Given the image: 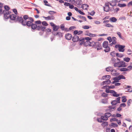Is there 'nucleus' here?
Returning a JSON list of instances; mask_svg holds the SVG:
<instances>
[{
	"label": "nucleus",
	"instance_id": "nucleus-38",
	"mask_svg": "<svg viewBox=\"0 0 132 132\" xmlns=\"http://www.w3.org/2000/svg\"><path fill=\"white\" fill-rule=\"evenodd\" d=\"M117 34L118 35L119 37L121 39H123V37H122L121 36V33L119 32H117Z\"/></svg>",
	"mask_w": 132,
	"mask_h": 132
},
{
	"label": "nucleus",
	"instance_id": "nucleus-7",
	"mask_svg": "<svg viewBox=\"0 0 132 132\" xmlns=\"http://www.w3.org/2000/svg\"><path fill=\"white\" fill-rule=\"evenodd\" d=\"M96 47H97V50H99L102 48V46L101 45V43L98 42H96Z\"/></svg>",
	"mask_w": 132,
	"mask_h": 132
},
{
	"label": "nucleus",
	"instance_id": "nucleus-57",
	"mask_svg": "<svg viewBox=\"0 0 132 132\" xmlns=\"http://www.w3.org/2000/svg\"><path fill=\"white\" fill-rule=\"evenodd\" d=\"M61 29L63 30H64V26L63 24H62L60 26Z\"/></svg>",
	"mask_w": 132,
	"mask_h": 132
},
{
	"label": "nucleus",
	"instance_id": "nucleus-21",
	"mask_svg": "<svg viewBox=\"0 0 132 132\" xmlns=\"http://www.w3.org/2000/svg\"><path fill=\"white\" fill-rule=\"evenodd\" d=\"M59 26L55 25V26L53 27V30L54 31H56L59 29Z\"/></svg>",
	"mask_w": 132,
	"mask_h": 132
},
{
	"label": "nucleus",
	"instance_id": "nucleus-19",
	"mask_svg": "<svg viewBox=\"0 0 132 132\" xmlns=\"http://www.w3.org/2000/svg\"><path fill=\"white\" fill-rule=\"evenodd\" d=\"M112 41L113 43H114V44H115L117 43V39L115 37H112Z\"/></svg>",
	"mask_w": 132,
	"mask_h": 132
},
{
	"label": "nucleus",
	"instance_id": "nucleus-55",
	"mask_svg": "<svg viewBox=\"0 0 132 132\" xmlns=\"http://www.w3.org/2000/svg\"><path fill=\"white\" fill-rule=\"evenodd\" d=\"M127 6L128 7L132 6V1L128 3Z\"/></svg>",
	"mask_w": 132,
	"mask_h": 132
},
{
	"label": "nucleus",
	"instance_id": "nucleus-12",
	"mask_svg": "<svg viewBox=\"0 0 132 132\" xmlns=\"http://www.w3.org/2000/svg\"><path fill=\"white\" fill-rule=\"evenodd\" d=\"M112 92L111 93L112 94V96L114 97H118L120 96V95L119 94H117L116 92L114 90H112Z\"/></svg>",
	"mask_w": 132,
	"mask_h": 132
},
{
	"label": "nucleus",
	"instance_id": "nucleus-63",
	"mask_svg": "<svg viewBox=\"0 0 132 132\" xmlns=\"http://www.w3.org/2000/svg\"><path fill=\"white\" fill-rule=\"evenodd\" d=\"M108 87L109 88L113 89L115 88V86L114 85H112L110 86H108Z\"/></svg>",
	"mask_w": 132,
	"mask_h": 132
},
{
	"label": "nucleus",
	"instance_id": "nucleus-62",
	"mask_svg": "<svg viewBox=\"0 0 132 132\" xmlns=\"http://www.w3.org/2000/svg\"><path fill=\"white\" fill-rule=\"evenodd\" d=\"M41 23V22L40 20H38L35 22V23L36 24H40Z\"/></svg>",
	"mask_w": 132,
	"mask_h": 132
},
{
	"label": "nucleus",
	"instance_id": "nucleus-27",
	"mask_svg": "<svg viewBox=\"0 0 132 132\" xmlns=\"http://www.w3.org/2000/svg\"><path fill=\"white\" fill-rule=\"evenodd\" d=\"M116 56L119 57H122L123 56V55L122 54L117 53L116 54Z\"/></svg>",
	"mask_w": 132,
	"mask_h": 132
},
{
	"label": "nucleus",
	"instance_id": "nucleus-60",
	"mask_svg": "<svg viewBox=\"0 0 132 132\" xmlns=\"http://www.w3.org/2000/svg\"><path fill=\"white\" fill-rule=\"evenodd\" d=\"M89 28V27L88 26L86 25H85L83 27V28L84 29H88Z\"/></svg>",
	"mask_w": 132,
	"mask_h": 132
},
{
	"label": "nucleus",
	"instance_id": "nucleus-15",
	"mask_svg": "<svg viewBox=\"0 0 132 132\" xmlns=\"http://www.w3.org/2000/svg\"><path fill=\"white\" fill-rule=\"evenodd\" d=\"M116 72L117 71L116 70L114 69H112L111 71V74L113 76H115L117 74Z\"/></svg>",
	"mask_w": 132,
	"mask_h": 132
},
{
	"label": "nucleus",
	"instance_id": "nucleus-28",
	"mask_svg": "<svg viewBox=\"0 0 132 132\" xmlns=\"http://www.w3.org/2000/svg\"><path fill=\"white\" fill-rule=\"evenodd\" d=\"M84 38H83L82 39H79V44L80 45H81L84 43Z\"/></svg>",
	"mask_w": 132,
	"mask_h": 132
},
{
	"label": "nucleus",
	"instance_id": "nucleus-30",
	"mask_svg": "<svg viewBox=\"0 0 132 132\" xmlns=\"http://www.w3.org/2000/svg\"><path fill=\"white\" fill-rule=\"evenodd\" d=\"M101 119L102 120H108V119L107 117H106V116H102L101 117Z\"/></svg>",
	"mask_w": 132,
	"mask_h": 132
},
{
	"label": "nucleus",
	"instance_id": "nucleus-10",
	"mask_svg": "<svg viewBox=\"0 0 132 132\" xmlns=\"http://www.w3.org/2000/svg\"><path fill=\"white\" fill-rule=\"evenodd\" d=\"M66 38L68 40H70L72 37L71 35L70 34H67L65 36Z\"/></svg>",
	"mask_w": 132,
	"mask_h": 132
},
{
	"label": "nucleus",
	"instance_id": "nucleus-49",
	"mask_svg": "<svg viewBox=\"0 0 132 132\" xmlns=\"http://www.w3.org/2000/svg\"><path fill=\"white\" fill-rule=\"evenodd\" d=\"M108 95V94L104 92L102 93L101 95L103 97H106Z\"/></svg>",
	"mask_w": 132,
	"mask_h": 132
},
{
	"label": "nucleus",
	"instance_id": "nucleus-39",
	"mask_svg": "<svg viewBox=\"0 0 132 132\" xmlns=\"http://www.w3.org/2000/svg\"><path fill=\"white\" fill-rule=\"evenodd\" d=\"M126 97L125 96H122V98H123L122 100V102H126L127 101V99L126 98Z\"/></svg>",
	"mask_w": 132,
	"mask_h": 132
},
{
	"label": "nucleus",
	"instance_id": "nucleus-47",
	"mask_svg": "<svg viewBox=\"0 0 132 132\" xmlns=\"http://www.w3.org/2000/svg\"><path fill=\"white\" fill-rule=\"evenodd\" d=\"M48 13L50 15H53L54 14L56 13V12L53 11H49Z\"/></svg>",
	"mask_w": 132,
	"mask_h": 132
},
{
	"label": "nucleus",
	"instance_id": "nucleus-25",
	"mask_svg": "<svg viewBox=\"0 0 132 132\" xmlns=\"http://www.w3.org/2000/svg\"><path fill=\"white\" fill-rule=\"evenodd\" d=\"M112 69L113 68L112 67H110L106 68V70L108 72L111 71Z\"/></svg>",
	"mask_w": 132,
	"mask_h": 132
},
{
	"label": "nucleus",
	"instance_id": "nucleus-52",
	"mask_svg": "<svg viewBox=\"0 0 132 132\" xmlns=\"http://www.w3.org/2000/svg\"><path fill=\"white\" fill-rule=\"evenodd\" d=\"M42 24L45 26H47L48 25V24L47 23V22L45 21H44L42 22Z\"/></svg>",
	"mask_w": 132,
	"mask_h": 132
},
{
	"label": "nucleus",
	"instance_id": "nucleus-36",
	"mask_svg": "<svg viewBox=\"0 0 132 132\" xmlns=\"http://www.w3.org/2000/svg\"><path fill=\"white\" fill-rule=\"evenodd\" d=\"M111 114L110 113H106L104 114V115L106 116L107 118H108L111 116Z\"/></svg>",
	"mask_w": 132,
	"mask_h": 132
},
{
	"label": "nucleus",
	"instance_id": "nucleus-11",
	"mask_svg": "<svg viewBox=\"0 0 132 132\" xmlns=\"http://www.w3.org/2000/svg\"><path fill=\"white\" fill-rule=\"evenodd\" d=\"M108 41H105L103 44V47L104 48H106L107 47H108Z\"/></svg>",
	"mask_w": 132,
	"mask_h": 132
},
{
	"label": "nucleus",
	"instance_id": "nucleus-32",
	"mask_svg": "<svg viewBox=\"0 0 132 132\" xmlns=\"http://www.w3.org/2000/svg\"><path fill=\"white\" fill-rule=\"evenodd\" d=\"M130 60V59L128 57H125L123 59V60L127 62H128Z\"/></svg>",
	"mask_w": 132,
	"mask_h": 132
},
{
	"label": "nucleus",
	"instance_id": "nucleus-13",
	"mask_svg": "<svg viewBox=\"0 0 132 132\" xmlns=\"http://www.w3.org/2000/svg\"><path fill=\"white\" fill-rule=\"evenodd\" d=\"M89 6L88 5L86 4H84L82 5L81 6V8L84 10H86L87 7Z\"/></svg>",
	"mask_w": 132,
	"mask_h": 132
},
{
	"label": "nucleus",
	"instance_id": "nucleus-5",
	"mask_svg": "<svg viewBox=\"0 0 132 132\" xmlns=\"http://www.w3.org/2000/svg\"><path fill=\"white\" fill-rule=\"evenodd\" d=\"M4 8L5 10L3 11V13L4 14V16H5V14H6V13H5V12H6V11H7L8 12H9V10L10 9V8L8 6L6 5L4 6Z\"/></svg>",
	"mask_w": 132,
	"mask_h": 132
},
{
	"label": "nucleus",
	"instance_id": "nucleus-64",
	"mask_svg": "<svg viewBox=\"0 0 132 132\" xmlns=\"http://www.w3.org/2000/svg\"><path fill=\"white\" fill-rule=\"evenodd\" d=\"M126 104L125 103H122L120 105V107H121L122 106H123L124 107H125L126 106Z\"/></svg>",
	"mask_w": 132,
	"mask_h": 132
},
{
	"label": "nucleus",
	"instance_id": "nucleus-18",
	"mask_svg": "<svg viewBox=\"0 0 132 132\" xmlns=\"http://www.w3.org/2000/svg\"><path fill=\"white\" fill-rule=\"evenodd\" d=\"M88 36L90 37H94L96 36H97V35L92 34L88 32L86 34Z\"/></svg>",
	"mask_w": 132,
	"mask_h": 132
},
{
	"label": "nucleus",
	"instance_id": "nucleus-24",
	"mask_svg": "<svg viewBox=\"0 0 132 132\" xmlns=\"http://www.w3.org/2000/svg\"><path fill=\"white\" fill-rule=\"evenodd\" d=\"M31 28L34 30L36 29L37 27V26L35 24H32V25L31 26Z\"/></svg>",
	"mask_w": 132,
	"mask_h": 132
},
{
	"label": "nucleus",
	"instance_id": "nucleus-3",
	"mask_svg": "<svg viewBox=\"0 0 132 132\" xmlns=\"http://www.w3.org/2000/svg\"><path fill=\"white\" fill-rule=\"evenodd\" d=\"M16 20L19 23H21L22 25H25V21H23V18L22 17L17 15Z\"/></svg>",
	"mask_w": 132,
	"mask_h": 132
},
{
	"label": "nucleus",
	"instance_id": "nucleus-51",
	"mask_svg": "<svg viewBox=\"0 0 132 132\" xmlns=\"http://www.w3.org/2000/svg\"><path fill=\"white\" fill-rule=\"evenodd\" d=\"M118 76L119 77L120 80L121 79H126L125 77L123 75H119Z\"/></svg>",
	"mask_w": 132,
	"mask_h": 132
},
{
	"label": "nucleus",
	"instance_id": "nucleus-8",
	"mask_svg": "<svg viewBox=\"0 0 132 132\" xmlns=\"http://www.w3.org/2000/svg\"><path fill=\"white\" fill-rule=\"evenodd\" d=\"M43 17L46 20H50L54 19V17L53 15L49 16L47 17L43 16Z\"/></svg>",
	"mask_w": 132,
	"mask_h": 132
},
{
	"label": "nucleus",
	"instance_id": "nucleus-14",
	"mask_svg": "<svg viewBox=\"0 0 132 132\" xmlns=\"http://www.w3.org/2000/svg\"><path fill=\"white\" fill-rule=\"evenodd\" d=\"M96 42H90V44H89V46H92L94 47V48L96 47Z\"/></svg>",
	"mask_w": 132,
	"mask_h": 132
},
{
	"label": "nucleus",
	"instance_id": "nucleus-16",
	"mask_svg": "<svg viewBox=\"0 0 132 132\" xmlns=\"http://www.w3.org/2000/svg\"><path fill=\"white\" fill-rule=\"evenodd\" d=\"M110 20L112 22H116L117 20V19L114 17H111L110 18Z\"/></svg>",
	"mask_w": 132,
	"mask_h": 132
},
{
	"label": "nucleus",
	"instance_id": "nucleus-56",
	"mask_svg": "<svg viewBox=\"0 0 132 132\" xmlns=\"http://www.w3.org/2000/svg\"><path fill=\"white\" fill-rule=\"evenodd\" d=\"M85 39L87 40V41H89V40H90L92 39V38L88 37H86L84 38V39Z\"/></svg>",
	"mask_w": 132,
	"mask_h": 132
},
{
	"label": "nucleus",
	"instance_id": "nucleus-1",
	"mask_svg": "<svg viewBox=\"0 0 132 132\" xmlns=\"http://www.w3.org/2000/svg\"><path fill=\"white\" fill-rule=\"evenodd\" d=\"M127 65L125 62L123 61H119L114 63V66L115 67H118L119 68L125 67Z\"/></svg>",
	"mask_w": 132,
	"mask_h": 132
},
{
	"label": "nucleus",
	"instance_id": "nucleus-6",
	"mask_svg": "<svg viewBox=\"0 0 132 132\" xmlns=\"http://www.w3.org/2000/svg\"><path fill=\"white\" fill-rule=\"evenodd\" d=\"M79 36L75 35L72 38V40L73 42H76L79 40Z\"/></svg>",
	"mask_w": 132,
	"mask_h": 132
},
{
	"label": "nucleus",
	"instance_id": "nucleus-33",
	"mask_svg": "<svg viewBox=\"0 0 132 132\" xmlns=\"http://www.w3.org/2000/svg\"><path fill=\"white\" fill-rule=\"evenodd\" d=\"M23 21H25V22L26 21V20L28 18V16L27 15H25L23 17Z\"/></svg>",
	"mask_w": 132,
	"mask_h": 132
},
{
	"label": "nucleus",
	"instance_id": "nucleus-44",
	"mask_svg": "<svg viewBox=\"0 0 132 132\" xmlns=\"http://www.w3.org/2000/svg\"><path fill=\"white\" fill-rule=\"evenodd\" d=\"M107 100L106 99H103L102 100V102L103 103L106 104L107 103Z\"/></svg>",
	"mask_w": 132,
	"mask_h": 132
},
{
	"label": "nucleus",
	"instance_id": "nucleus-43",
	"mask_svg": "<svg viewBox=\"0 0 132 132\" xmlns=\"http://www.w3.org/2000/svg\"><path fill=\"white\" fill-rule=\"evenodd\" d=\"M110 5L112 6H115L116 5V3L114 2H112L111 3H109Z\"/></svg>",
	"mask_w": 132,
	"mask_h": 132
},
{
	"label": "nucleus",
	"instance_id": "nucleus-35",
	"mask_svg": "<svg viewBox=\"0 0 132 132\" xmlns=\"http://www.w3.org/2000/svg\"><path fill=\"white\" fill-rule=\"evenodd\" d=\"M113 80H114L116 82H118V81L120 80L119 76L114 78H113Z\"/></svg>",
	"mask_w": 132,
	"mask_h": 132
},
{
	"label": "nucleus",
	"instance_id": "nucleus-20",
	"mask_svg": "<svg viewBox=\"0 0 132 132\" xmlns=\"http://www.w3.org/2000/svg\"><path fill=\"white\" fill-rule=\"evenodd\" d=\"M104 10L106 12H108L110 10V8L109 6H105L103 7Z\"/></svg>",
	"mask_w": 132,
	"mask_h": 132
},
{
	"label": "nucleus",
	"instance_id": "nucleus-26",
	"mask_svg": "<svg viewBox=\"0 0 132 132\" xmlns=\"http://www.w3.org/2000/svg\"><path fill=\"white\" fill-rule=\"evenodd\" d=\"M104 26L108 27L113 28V26L109 23H106L104 25Z\"/></svg>",
	"mask_w": 132,
	"mask_h": 132
},
{
	"label": "nucleus",
	"instance_id": "nucleus-61",
	"mask_svg": "<svg viewBox=\"0 0 132 132\" xmlns=\"http://www.w3.org/2000/svg\"><path fill=\"white\" fill-rule=\"evenodd\" d=\"M120 97H118L117 98V102H118V103H120Z\"/></svg>",
	"mask_w": 132,
	"mask_h": 132
},
{
	"label": "nucleus",
	"instance_id": "nucleus-2",
	"mask_svg": "<svg viewBox=\"0 0 132 132\" xmlns=\"http://www.w3.org/2000/svg\"><path fill=\"white\" fill-rule=\"evenodd\" d=\"M6 12L5 13H6V14H5L4 17L6 19H8L10 18L12 20H16V15L14 14L10 15L9 12H8L7 11H6Z\"/></svg>",
	"mask_w": 132,
	"mask_h": 132
},
{
	"label": "nucleus",
	"instance_id": "nucleus-50",
	"mask_svg": "<svg viewBox=\"0 0 132 132\" xmlns=\"http://www.w3.org/2000/svg\"><path fill=\"white\" fill-rule=\"evenodd\" d=\"M112 90H109L108 88H106L105 90V92L107 93H111L112 92Z\"/></svg>",
	"mask_w": 132,
	"mask_h": 132
},
{
	"label": "nucleus",
	"instance_id": "nucleus-9",
	"mask_svg": "<svg viewBox=\"0 0 132 132\" xmlns=\"http://www.w3.org/2000/svg\"><path fill=\"white\" fill-rule=\"evenodd\" d=\"M24 23L25 25H23V26H27L28 27L31 26V25H32V22L29 21H27L25 22V23Z\"/></svg>",
	"mask_w": 132,
	"mask_h": 132
},
{
	"label": "nucleus",
	"instance_id": "nucleus-48",
	"mask_svg": "<svg viewBox=\"0 0 132 132\" xmlns=\"http://www.w3.org/2000/svg\"><path fill=\"white\" fill-rule=\"evenodd\" d=\"M111 125L114 127H117L118 126L117 124L113 122L111 123Z\"/></svg>",
	"mask_w": 132,
	"mask_h": 132
},
{
	"label": "nucleus",
	"instance_id": "nucleus-58",
	"mask_svg": "<svg viewBox=\"0 0 132 132\" xmlns=\"http://www.w3.org/2000/svg\"><path fill=\"white\" fill-rule=\"evenodd\" d=\"M127 69H128V71L131 70H132V66L131 65H130L127 67Z\"/></svg>",
	"mask_w": 132,
	"mask_h": 132
},
{
	"label": "nucleus",
	"instance_id": "nucleus-41",
	"mask_svg": "<svg viewBox=\"0 0 132 132\" xmlns=\"http://www.w3.org/2000/svg\"><path fill=\"white\" fill-rule=\"evenodd\" d=\"M106 48V49H104V51L105 52H108L110 51V48L109 47H107L106 48Z\"/></svg>",
	"mask_w": 132,
	"mask_h": 132
},
{
	"label": "nucleus",
	"instance_id": "nucleus-22",
	"mask_svg": "<svg viewBox=\"0 0 132 132\" xmlns=\"http://www.w3.org/2000/svg\"><path fill=\"white\" fill-rule=\"evenodd\" d=\"M108 125V122L106 121L104 122L101 124L102 126L103 127H105L107 126Z\"/></svg>",
	"mask_w": 132,
	"mask_h": 132
},
{
	"label": "nucleus",
	"instance_id": "nucleus-45",
	"mask_svg": "<svg viewBox=\"0 0 132 132\" xmlns=\"http://www.w3.org/2000/svg\"><path fill=\"white\" fill-rule=\"evenodd\" d=\"M77 17L80 18H82V19H83V20H84L85 21H86V18L85 17H84V16H82L81 15H78Z\"/></svg>",
	"mask_w": 132,
	"mask_h": 132
},
{
	"label": "nucleus",
	"instance_id": "nucleus-53",
	"mask_svg": "<svg viewBox=\"0 0 132 132\" xmlns=\"http://www.w3.org/2000/svg\"><path fill=\"white\" fill-rule=\"evenodd\" d=\"M116 53L114 51H113L110 53V55L113 57L115 56Z\"/></svg>",
	"mask_w": 132,
	"mask_h": 132
},
{
	"label": "nucleus",
	"instance_id": "nucleus-37",
	"mask_svg": "<svg viewBox=\"0 0 132 132\" xmlns=\"http://www.w3.org/2000/svg\"><path fill=\"white\" fill-rule=\"evenodd\" d=\"M44 2L45 3V5H46L49 6H51L50 4H47L48 2L45 0H44Z\"/></svg>",
	"mask_w": 132,
	"mask_h": 132
},
{
	"label": "nucleus",
	"instance_id": "nucleus-31",
	"mask_svg": "<svg viewBox=\"0 0 132 132\" xmlns=\"http://www.w3.org/2000/svg\"><path fill=\"white\" fill-rule=\"evenodd\" d=\"M120 71H128V69L126 68H123L119 69Z\"/></svg>",
	"mask_w": 132,
	"mask_h": 132
},
{
	"label": "nucleus",
	"instance_id": "nucleus-23",
	"mask_svg": "<svg viewBox=\"0 0 132 132\" xmlns=\"http://www.w3.org/2000/svg\"><path fill=\"white\" fill-rule=\"evenodd\" d=\"M52 33L54 35H57L59 37L61 36V34L60 32H58L57 33H55L53 32H52Z\"/></svg>",
	"mask_w": 132,
	"mask_h": 132
},
{
	"label": "nucleus",
	"instance_id": "nucleus-40",
	"mask_svg": "<svg viewBox=\"0 0 132 132\" xmlns=\"http://www.w3.org/2000/svg\"><path fill=\"white\" fill-rule=\"evenodd\" d=\"M118 5L120 7H122L126 6V5L125 4H121L119 3Z\"/></svg>",
	"mask_w": 132,
	"mask_h": 132
},
{
	"label": "nucleus",
	"instance_id": "nucleus-17",
	"mask_svg": "<svg viewBox=\"0 0 132 132\" xmlns=\"http://www.w3.org/2000/svg\"><path fill=\"white\" fill-rule=\"evenodd\" d=\"M111 81L109 80L107 81H104L102 83L103 85L105 84H109L111 83Z\"/></svg>",
	"mask_w": 132,
	"mask_h": 132
},
{
	"label": "nucleus",
	"instance_id": "nucleus-46",
	"mask_svg": "<svg viewBox=\"0 0 132 132\" xmlns=\"http://www.w3.org/2000/svg\"><path fill=\"white\" fill-rule=\"evenodd\" d=\"M118 120L117 119L115 118H111L110 119V121H117Z\"/></svg>",
	"mask_w": 132,
	"mask_h": 132
},
{
	"label": "nucleus",
	"instance_id": "nucleus-4",
	"mask_svg": "<svg viewBox=\"0 0 132 132\" xmlns=\"http://www.w3.org/2000/svg\"><path fill=\"white\" fill-rule=\"evenodd\" d=\"M115 47L116 48H118V50L120 52H123L125 51L124 48L125 47V46L124 45L117 44L115 46Z\"/></svg>",
	"mask_w": 132,
	"mask_h": 132
},
{
	"label": "nucleus",
	"instance_id": "nucleus-59",
	"mask_svg": "<svg viewBox=\"0 0 132 132\" xmlns=\"http://www.w3.org/2000/svg\"><path fill=\"white\" fill-rule=\"evenodd\" d=\"M132 102V100L131 99H129L127 102V104L128 106H129L130 104V103Z\"/></svg>",
	"mask_w": 132,
	"mask_h": 132
},
{
	"label": "nucleus",
	"instance_id": "nucleus-29",
	"mask_svg": "<svg viewBox=\"0 0 132 132\" xmlns=\"http://www.w3.org/2000/svg\"><path fill=\"white\" fill-rule=\"evenodd\" d=\"M76 2V3L78 5H80L82 3V1L81 0H77Z\"/></svg>",
	"mask_w": 132,
	"mask_h": 132
},
{
	"label": "nucleus",
	"instance_id": "nucleus-34",
	"mask_svg": "<svg viewBox=\"0 0 132 132\" xmlns=\"http://www.w3.org/2000/svg\"><path fill=\"white\" fill-rule=\"evenodd\" d=\"M90 43V42L89 41H86L84 43V45L85 46H87L88 45L89 46Z\"/></svg>",
	"mask_w": 132,
	"mask_h": 132
},
{
	"label": "nucleus",
	"instance_id": "nucleus-42",
	"mask_svg": "<svg viewBox=\"0 0 132 132\" xmlns=\"http://www.w3.org/2000/svg\"><path fill=\"white\" fill-rule=\"evenodd\" d=\"M117 103L116 100H115L112 101L111 102V104L112 105H116Z\"/></svg>",
	"mask_w": 132,
	"mask_h": 132
},
{
	"label": "nucleus",
	"instance_id": "nucleus-54",
	"mask_svg": "<svg viewBox=\"0 0 132 132\" xmlns=\"http://www.w3.org/2000/svg\"><path fill=\"white\" fill-rule=\"evenodd\" d=\"M107 39L109 41L110 43L112 41V38H111L110 37H108L107 38Z\"/></svg>",
	"mask_w": 132,
	"mask_h": 132
}]
</instances>
